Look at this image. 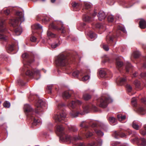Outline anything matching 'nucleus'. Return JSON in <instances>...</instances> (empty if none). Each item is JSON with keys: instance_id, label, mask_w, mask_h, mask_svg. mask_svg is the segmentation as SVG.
I'll return each instance as SVG.
<instances>
[{"instance_id": "1", "label": "nucleus", "mask_w": 146, "mask_h": 146, "mask_svg": "<svg viewBox=\"0 0 146 146\" xmlns=\"http://www.w3.org/2000/svg\"><path fill=\"white\" fill-rule=\"evenodd\" d=\"M64 127L62 125H58L56 127V133L60 136V138L64 141H70L72 142L73 141L82 139L85 137L88 138L92 136L93 134L90 132L89 129H86L85 131H81L78 136H76L72 137L70 135L66 134L64 132Z\"/></svg>"}, {"instance_id": "2", "label": "nucleus", "mask_w": 146, "mask_h": 146, "mask_svg": "<svg viewBox=\"0 0 146 146\" xmlns=\"http://www.w3.org/2000/svg\"><path fill=\"white\" fill-rule=\"evenodd\" d=\"M81 104V102L78 100L70 101L68 103V106L70 108L73 109L70 113V116L72 118L77 117L79 114L83 115L85 113H87L91 109L95 111H98L96 107L93 105L85 104L81 108L79 106Z\"/></svg>"}, {"instance_id": "3", "label": "nucleus", "mask_w": 146, "mask_h": 146, "mask_svg": "<svg viewBox=\"0 0 146 146\" xmlns=\"http://www.w3.org/2000/svg\"><path fill=\"white\" fill-rule=\"evenodd\" d=\"M22 57L24 60V66L22 70L23 72H25L27 75L30 76H33L34 78L38 80L40 78L39 71L36 69L31 70L30 71L29 64L33 61V60H32L31 57L26 53L22 54Z\"/></svg>"}, {"instance_id": "4", "label": "nucleus", "mask_w": 146, "mask_h": 146, "mask_svg": "<svg viewBox=\"0 0 146 146\" xmlns=\"http://www.w3.org/2000/svg\"><path fill=\"white\" fill-rule=\"evenodd\" d=\"M17 17L15 19H11L9 21V24L15 28L14 31L17 35H20L22 32L21 28L19 26V22H21L24 20V14L21 11H18L16 13Z\"/></svg>"}, {"instance_id": "5", "label": "nucleus", "mask_w": 146, "mask_h": 146, "mask_svg": "<svg viewBox=\"0 0 146 146\" xmlns=\"http://www.w3.org/2000/svg\"><path fill=\"white\" fill-rule=\"evenodd\" d=\"M24 109L25 112L27 115V117L33 121V125H36L40 124V120L35 117V113H39V109L40 110V109H38L35 110V111H34L29 104H26L24 105Z\"/></svg>"}, {"instance_id": "6", "label": "nucleus", "mask_w": 146, "mask_h": 146, "mask_svg": "<svg viewBox=\"0 0 146 146\" xmlns=\"http://www.w3.org/2000/svg\"><path fill=\"white\" fill-rule=\"evenodd\" d=\"M5 22V20L0 17V40L3 41H6L7 39Z\"/></svg>"}, {"instance_id": "7", "label": "nucleus", "mask_w": 146, "mask_h": 146, "mask_svg": "<svg viewBox=\"0 0 146 146\" xmlns=\"http://www.w3.org/2000/svg\"><path fill=\"white\" fill-rule=\"evenodd\" d=\"M56 112V113L54 114L53 116V118L55 122L67 121L66 115L65 111L60 110L58 111H57Z\"/></svg>"}, {"instance_id": "8", "label": "nucleus", "mask_w": 146, "mask_h": 146, "mask_svg": "<svg viewBox=\"0 0 146 146\" xmlns=\"http://www.w3.org/2000/svg\"><path fill=\"white\" fill-rule=\"evenodd\" d=\"M110 98L106 94H103L97 100V104L103 108H106L108 105Z\"/></svg>"}, {"instance_id": "9", "label": "nucleus", "mask_w": 146, "mask_h": 146, "mask_svg": "<svg viewBox=\"0 0 146 146\" xmlns=\"http://www.w3.org/2000/svg\"><path fill=\"white\" fill-rule=\"evenodd\" d=\"M56 64L58 66H64L67 65L68 63L66 56L63 54L58 55L56 59Z\"/></svg>"}, {"instance_id": "10", "label": "nucleus", "mask_w": 146, "mask_h": 146, "mask_svg": "<svg viewBox=\"0 0 146 146\" xmlns=\"http://www.w3.org/2000/svg\"><path fill=\"white\" fill-rule=\"evenodd\" d=\"M137 99L135 98H132L131 102L133 106L135 107V110L138 113L141 115L146 113V109L142 105H138L137 104Z\"/></svg>"}, {"instance_id": "11", "label": "nucleus", "mask_w": 146, "mask_h": 146, "mask_svg": "<svg viewBox=\"0 0 146 146\" xmlns=\"http://www.w3.org/2000/svg\"><path fill=\"white\" fill-rule=\"evenodd\" d=\"M63 25V23L61 21H55L50 25L49 27L50 28H52L58 31L61 30L62 33H64V28Z\"/></svg>"}, {"instance_id": "12", "label": "nucleus", "mask_w": 146, "mask_h": 146, "mask_svg": "<svg viewBox=\"0 0 146 146\" xmlns=\"http://www.w3.org/2000/svg\"><path fill=\"white\" fill-rule=\"evenodd\" d=\"M98 124V122H96L93 120H91L89 123H87L86 121H83L80 124L81 127L85 128H88V124L94 127H96Z\"/></svg>"}, {"instance_id": "13", "label": "nucleus", "mask_w": 146, "mask_h": 146, "mask_svg": "<svg viewBox=\"0 0 146 146\" xmlns=\"http://www.w3.org/2000/svg\"><path fill=\"white\" fill-rule=\"evenodd\" d=\"M32 32L33 34H34L35 33H37L38 34L39 33L38 31L42 30V27L39 24H36L32 26Z\"/></svg>"}, {"instance_id": "14", "label": "nucleus", "mask_w": 146, "mask_h": 146, "mask_svg": "<svg viewBox=\"0 0 146 146\" xmlns=\"http://www.w3.org/2000/svg\"><path fill=\"white\" fill-rule=\"evenodd\" d=\"M18 43L17 42H15L14 43H12L11 44L9 45L7 47V49L9 53L13 50L16 47V46H17Z\"/></svg>"}, {"instance_id": "15", "label": "nucleus", "mask_w": 146, "mask_h": 146, "mask_svg": "<svg viewBox=\"0 0 146 146\" xmlns=\"http://www.w3.org/2000/svg\"><path fill=\"white\" fill-rule=\"evenodd\" d=\"M126 80L125 77H119L117 79L116 81L119 85H121L125 82Z\"/></svg>"}, {"instance_id": "16", "label": "nucleus", "mask_w": 146, "mask_h": 146, "mask_svg": "<svg viewBox=\"0 0 146 146\" xmlns=\"http://www.w3.org/2000/svg\"><path fill=\"white\" fill-rule=\"evenodd\" d=\"M113 136L115 138H118L119 136L125 137L126 135L124 133L121 131H115L113 133Z\"/></svg>"}, {"instance_id": "17", "label": "nucleus", "mask_w": 146, "mask_h": 146, "mask_svg": "<svg viewBox=\"0 0 146 146\" xmlns=\"http://www.w3.org/2000/svg\"><path fill=\"white\" fill-rule=\"evenodd\" d=\"M98 17L99 20L101 21L104 20L105 19L106 15L104 12L102 11H100L98 13Z\"/></svg>"}, {"instance_id": "18", "label": "nucleus", "mask_w": 146, "mask_h": 146, "mask_svg": "<svg viewBox=\"0 0 146 146\" xmlns=\"http://www.w3.org/2000/svg\"><path fill=\"white\" fill-rule=\"evenodd\" d=\"M99 74L101 78L106 77L107 74V70L106 69H102L99 71Z\"/></svg>"}, {"instance_id": "19", "label": "nucleus", "mask_w": 146, "mask_h": 146, "mask_svg": "<svg viewBox=\"0 0 146 146\" xmlns=\"http://www.w3.org/2000/svg\"><path fill=\"white\" fill-rule=\"evenodd\" d=\"M139 26L142 29H144L146 27V22L143 19H141L139 22Z\"/></svg>"}, {"instance_id": "20", "label": "nucleus", "mask_w": 146, "mask_h": 146, "mask_svg": "<svg viewBox=\"0 0 146 146\" xmlns=\"http://www.w3.org/2000/svg\"><path fill=\"white\" fill-rule=\"evenodd\" d=\"M84 73L82 71L80 72L78 70H76L73 72L72 75L75 77H77L79 74L81 76H82L83 75Z\"/></svg>"}, {"instance_id": "21", "label": "nucleus", "mask_w": 146, "mask_h": 146, "mask_svg": "<svg viewBox=\"0 0 146 146\" xmlns=\"http://www.w3.org/2000/svg\"><path fill=\"white\" fill-rule=\"evenodd\" d=\"M117 31H116V33L117 34V33H118V32L117 31V30H119L122 31V32H123L124 33H126V31L125 30V29L123 27L122 25H121L120 24H118L117 25Z\"/></svg>"}, {"instance_id": "22", "label": "nucleus", "mask_w": 146, "mask_h": 146, "mask_svg": "<svg viewBox=\"0 0 146 146\" xmlns=\"http://www.w3.org/2000/svg\"><path fill=\"white\" fill-rule=\"evenodd\" d=\"M83 20L84 21L87 23H90L92 20V18L90 17L88 15L84 16L83 17Z\"/></svg>"}, {"instance_id": "23", "label": "nucleus", "mask_w": 146, "mask_h": 146, "mask_svg": "<svg viewBox=\"0 0 146 146\" xmlns=\"http://www.w3.org/2000/svg\"><path fill=\"white\" fill-rule=\"evenodd\" d=\"M133 67L131 64L129 62H127L126 63L125 66V69L127 72H128L131 70L132 69Z\"/></svg>"}, {"instance_id": "24", "label": "nucleus", "mask_w": 146, "mask_h": 146, "mask_svg": "<svg viewBox=\"0 0 146 146\" xmlns=\"http://www.w3.org/2000/svg\"><path fill=\"white\" fill-rule=\"evenodd\" d=\"M47 36L49 39L50 38H53L56 36V35L51 33L49 30L47 32Z\"/></svg>"}, {"instance_id": "25", "label": "nucleus", "mask_w": 146, "mask_h": 146, "mask_svg": "<svg viewBox=\"0 0 146 146\" xmlns=\"http://www.w3.org/2000/svg\"><path fill=\"white\" fill-rule=\"evenodd\" d=\"M88 35L91 39H94L96 37V35L92 31L89 32L88 34Z\"/></svg>"}, {"instance_id": "26", "label": "nucleus", "mask_w": 146, "mask_h": 146, "mask_svg": "<svg viewBox=\"0 0 146 146\" xmlns=\"http://www.w3.org/2000/svg\"><path fill=\"white\" fill-rule=\"evenodd\" d=\"M117 117L118 120L121 121L125 119L126 118V116L125 115H122L121 114H120L117 115Z\"/></svg>"}, {"instance_id": "27", "label": "nucleus", "mask_w": 146, "mask_h": 146, "mask_svg": "<svg viewBox=\"0 0 146 146\" xmlns=\"http://www.w3.org/2000/svg\"><path fill=\"white\" fill-rule=\"evenodd\" d=\"M44 104L43 102L41 100H39L35 105V106L37 108L42 107Z\"/></svg>"}, {"instance_id": "28", "label": "nucleus", "mask_w": 146, "mask_h": 146, "mask_svg": "<svg viewBox=\"0 0 146 146\" xmlns=\"http://www.w3.org/2000/svg\"><path fill=\"white\" fill-rule=\"evenodd\" d=\"M62 96L64 98H68L70 97V95L68 91H66L63 92Z\"/></svg>"}, {"instance_id": "29", "label": "nucleus", "mask_w": 146, "mask_h": 146, "mask_svg": "<svg viewBox=\"0 0 146 146\" xmlns=\"http://www.w3.org/2000/svg\"><path fill=\"white\" fill-rule=\"evenodd\" d=\"M109 59V58L106 55H104L102 57V62L103 63H105V62L108 61Z\"/></svg>"}, {"instance_id": "30", "label": "nucleus", "mask_w": 146, "mask_h": 146, "mask_svg": "<svg viewBox=\"0 0 146 146\" xmlns=\"http://www.w3.org/2000/svg\"><path fill=\"white\" fill-rule=\"evenodd\" d=\"M109 120L110 123L112 125L113 124L116 122V120L114 117H111L109 118Z\"/></svg>"}, {"instance_id": "31", "label": "nucleus", "mask_w": 146, "mask_h": 146, "mask_svg": "<svg viewBox=\"0 0 146 146\" xmlns=\"http://www.w3.org/2000/svg\"><path fill=\"white\" fill-rule=\"evenodd\" d=\"M83 98L85 100H88L91 98V96L87 94H84L83 95Z\"/></svg>"}, {"instance_id": "32", "label": "nucleus", "mask_w": 146, "mask_h": 146, "mask_svg": "<svg viewBox=\"0 0 146 146\" xmlns=\"http://www.w3.org/2000/svg\"><path fill=\"white\" fill-rule=\"evenodd\" d=\"M68 128L70 131L74 132H75L76 131L78 130L77 128L74 126H68Z\"/></svg>"}, {"instance_id": "33", "label": "nucleus", "mask_w": 146, "mask_h": 146, "mask_svg": "<svg viewBox=\"0 0 146 146\" xmlns=\"http://www.w3.org/2000/svg\"><path fill=\"white\" fill-rule=\"evenodd\" d=\"M140 52L138 51H135L133 52V56L135 58H137L139 56Z\"/></svg>"}, {"instance_id": "34", "label": "nucleus", "mask_w": 146, "mask_h": 146, "mask_svg": "<svg viewBox=\"0 0 146 146\" xmlns=\"http://www.w3.org/2000/svg\"><path fill=\"white\" fill-rule=\"evenodd\" d=\"M132 126L133 128L136 130H138L139 127V125L135 121L133 123Z\"/></svg>"}, {"instance_id": "35", "label": "nucleus", "mask_w": 146, "mask_h": 146, "mask_svg": "<svg viewBox=\"0 0 146 146\" xmlns=\"http://www.w3.org/2000/svg\"><path fill=\"white\" fill-rule=\"evenodd\" d=\"M96 27L97 28L104 29L105 27V25H104L99 23H97L96 25Z\"/></svg>"}, {"instance_id": "36", "label": "nucleus", "mask_w": 146, "mask_h": 146, "mask_svg": "<svg viewBox=\"0 0 146 146\" xmlns=\"http://www.w3.org/2000/svg\"><path fill=\"white\" fill-rule=\"evenodd\" d=\"M122 62L119 60H117L116 66L117 68H119L121 67L123 65Z\"/></svg>"}, {"instance_id": "37", "label": "nucleus", "mask_w": 146, "mask_h": 146, "mask_svg": "<svg viewBox=\"0 0 146 146\" xmlns=\"http://www.w3.org/2000/svg\"><path fill=\"white\" fill-rule=\"evenodd\" d=\"M114 37V36H111L110 35H107L106 36V41L108 42V41H110V42H111L113 41V38Z\"/></svg>"}, {"instance_id": "38", "label": "nucleus", "mask_w": 146, "mask_h": 146, "mask_svg": "<svg viewBox=\"0 0 146 146\" xmlns=\"http://www.w3.org/2000/svg\"><path fill=\"white\" fill-rule=\"evenodd\" d=\"M90 78L88 75H84L80 79V80L83 81H85L88 80Z\"/></svg>"}, {"instance_id": "39", "label": "nucleus", "mask_w": 146, "mask_h": 146, "mask_svg": "<svg viewBox=\"0 0 146 146\" xmlns=\"http://www.w3.org/2000/svg\"><path fill=\"white\" fill-rule=\"evenodd\" d=\"M72 5L74 8H78L80 7V5L75 2L73 3H72Z\"/></svg>"}, {"instance_id": "40", "label": "nucleus", "mask_w": 146, "mask_h": 146, "mask_svg": "<svg viewBox=\"0 0 146 146\" xmlns=\"http://www.w3.org/2000/svg\"><path fill=\"white\" fill-rule=\"evenodd\" d=\"M96 133L99 136H102L104 135V133L101 131L97 129L94 130Z\"/></svg>"}, {"instance_id": "41", "label": "nucleus", "mask_w": 146, "mask_h": 146, "mask_svg": "<svg viewBox=\"0 0 146 146\" xmlns=\"http://www.w3.org/2000/svg\"><path fill=\"white\" fill-rule=\"evenodd\" d=\"M127 90L129 92H131L132 91V88L129 84H127L126 86Z\"/></svg>"}, {"instance_id": "42", "label": "nucleus", "mask_w": 146, "mask_h": 146, "mask_svg": "<svg viewBox=\"0 0 146 146\" xmlns=\"http://www.w3.org/2000/svg\"><path fill=\"white\" fill-rule=\"evenodd\" d=\"M141 145L142 146H145L146 145V141L144 138H141L140 140Z\"/></svg>"}, {"instance_id": "43", "label": "nucleus", "mask_w": 146, "mask_h": 146, "mask_svg": "<svg viewBox=\"0 0 146 146\" xmlns=\"http://www.w3.org/2000/svg\"><path fill=\"white\" fill-rule=\"evenodd\" d=\"M84 7L86 9H88L91 7V5L88 3H84Z\"/></svg>"}, {"instance_id": "44", "label": "nucleus", "mask_w": 146, "mask_h": 146, "mask_svg": "<svg viewBox=\"0 0 146 146\" xmlns=\"http://www.w3.org/2000/svg\"><path fill=\"white\" fill-rule=\"evenodd\" d=\"M134 83L136 88H139L140 85V83L139 81L137 80H136L135 81Z\"/></svg>"}, {"instance_id": "45", "label": "nucleus", "mask_w": 146, "mask_h": 146, "mask_svg": "<svg viewBox=\"0 0 146 146\" xmlns=\"http://www.w3.org/2000/svg\"><path fill=\"white\" fill-rule=\"evenodd\" d=\"M4 107L7 108H9L10 106V104L9 102H6L3 104Z\"/></svg>"}, {"instance_id": "46", "label": "nucleus", "mask_w": 146, "mask_h": 146, "mask_svg": "<svg viewBox=\"0 0 146 146\" xmlns=\"http://www.w3.org/2000/svg\"><path fill=\"white\" fill-rule=\"evenodd\" d=\"M59 44L60 43L59 42L57 43H54L51 44V47L52 48H54L59 46Z\"/></svg>"}, {"instance_id": "47", "label": "nucleus", "mask_w": 146, "mask_h": 146, "mask_svg": "<svg viewBox=\"0 0 146 146\" xmlns=\"http://www.w3.org/2000/svg\"><path fill=\"white\" fill-rule=\"evenodd\" d=\"M108 20L109 22H112L113 20V16L112 15H109L108 17Z\"/></svg>"}, {"instance_id": "48", "label": "nucleus", "mask_w": 146, "mask_h": 146, "mask_svg": "<svg viewBox=\"0 0 146 146\" xmlns=\"http://www.w3.org/2000/svg\"><path fill=\"white\" fill-rule=\"evenodd\" d=\"M36 39V38L33 36H32L30 38V40L33 42H35Z\"/></svg>"}, {"instance_id": "49", "label": "nucleus", "mask_w": 146, "mask_h": 146, "mask_svg": "<svg viewBox=\"0 0 146 146\" xmlns=\"http://www.w3.org/2000/svg\"><path fill=\"white\" fill-rule=\"evenodd\" d=\"M103 47L104 49L106 51H108L109 50L108 46L106 44H104L103 46Z\"/></svg>"}, {"instance_id": "50", "label": "nucleus", "mask_w": 146, "mask_h": 146, "mask_svg": "<svg viewBox=\"0 0 146 146\" xmlns=\"http://www.w3.org/2000/svg\"><path fill=\"white\" fill-rule=\"evenodd\" d=\"M52 88V85H49L47 86V89L48 90V93H51V90Z\"/></svg>"}, {"instance_id": "51", "label": "nucleus", "mask_w": 146, "mask_h": 146, "mask_svg": "<svg viewBox=\"0 0 146 146\" xmlns=\"http://www.w3.org/2000/svg\"><path fill=\"white\" fill-rule=\"evenodd\" d=\"M119 143L117 141H113L112 142L111 144L113 146L117 145L119 144Z\"/></svg>"}, {"instance_id": "52", "label": "nucleus", "mask_w": 146, "mask_h": 146, "mask_svg": "<svg viewBox=\"0 0 146 146\" xmlns=\"http://www.w3.org/2000/svg\"><path fill=\"white\" fill-rule=\"evenodd\" d=\"M4 11L5 14L7 15H9L10 13V11L8 9H6V10H4Z\"/></svg>"}, {"instance_id": "53", "label": "nucleus", "mask_w": 146, "mask_h": 146, "mask_svg": "<svg viewBox=\"0 0 146 146\" xmlns=\"http://www.w3.org/2000/svg\"><path fill=\"white\" fill-rule=\"evenodd\" d=\"M102 143V140L100 139L98 140V141H97V145L98 146H101Z\"/></svg>"}, {"instance_id": "54", "label": "nucleus", "mask_w": 146, "mask_h": 146, "mask_svg": "<svg viewBox=\"0 0 146 146\" xmlns=\"http://www.w3.org/2000/svg\"><path fill=\"white\" fill-rule=\"evenodd\" d=\"M64 106V104H59L57 107V109H58V110H59L62 107Z\"/></svg>"}, {"instance_id": "55", "label": "nucleus", "mask_w": 146, "mask_h": 146, "mask_svg": "<svg viewBox=\"0 0 146 146\" xmlns=\"http://www.w3.org/2000/svg\"><path fill=\"white\" fill-rule=\"evenodd\" d=\"M140 132L143 135H145L146 134V131H145L141 130Z\"/></svg>"}, {"instance_id": "56", "label": "nucleus", "mask_w": 146, "mask_h": 146, "mask_svg": "<svg viewBox=\"0 0 146 146\" xmlns=\"http://www.w3.org/2000/svg\"><path fill=\"white\" fill-rule=\"evenodd\" d=\"M141 76L142 78H146V72L141 73Z\"/></svg>"}, {"instance_id": "57", "label": "nucleus", "mask_w": 146, "mask_h": 146, "mask_svg": "<svg viewBox=\"0 0 146 146\" xmlns=\"http://www.w3.org/2000/svg\"><path fill=\"white\" fill-rule=\"evenodd\" d=\"M141 102L144 104H146V99L145 98H142L141 100Z\"/></svg>"}, {"instance_id": "58", "label": "nucleus", "mask_w": 146, "mask_h": 146, "mask_svg": "<svg viewBox=\"0 0 146 146\" xmlns=\"http://www.w3.org/2000/svg\"><path fill=\"white\" fill-rule=\"evenodd\" d=\"M78 146H85V145L82 143H80L78 144Z\"/></svg>"}, {"instance_id": "59", "label": "nucleus", "mask_w": 146, "mask_h": 146, "mask_svg": "<svg viewBox=\"0 0 146 146\" xmlns=\"http://www.w3.org/2000/svg\"><path fill=\"white\" fill-rule=\"evenodd\" d=\"M97 13V12H96V11H94V13L92 15V16H95L96 15Z\"/></svg>"}, {"instance_id": "60", "label": "nucleus", "mask_w": 146, "mask_h": 146, "mask_svg": "<svg viewBox=\"0 0 146 146\" xmlns=\"http://www.w3.org/2000/svg\"><path fill=\"white\" fill-rule=\"evenodd\" d=\"M137 75V72H135L133 74V77H135Z\"/></svg>"}, {"instance_id": "61", "label": "nucleus", "mask_w": 146, "mask_h": 146, "mask_svg": "<svg viewBox=\"0 0 146 146\" xmlns=\"http://www.w3.org/2000/svg\"><path fill=\"white\" fill-rule=\"evenodd\" d=\"M121 146H128L127 144L126 143H124L121 145Z\"/></svg>"}, {"instance_id": "62", "label": "nucleus", "mask_w": 146, "mask_h": 146, "mask_svg": "<svg viewBox=\"0 0 146 146\" xmlns=\"http://www.w3.org/2000/svg\"><path fill=\"white\" fill-rule=\"evenodd\" d=\"M127 131L129 133V134H130L132 133V131H131L129 129H128L127 130Z\"/></svg>"}, {"instance_id": "63", "label": "nucleus", "mask_w": 146, "mask_h": 146, "mask_svg": "<svg viewBox=\"0 0 146 146\" xmlns=\"http://www.w3.org/2000/svg\"><path fill=\"white\" fill-rule=\"evenodd\" d=\"M51 2L52 3H53L54 2H55V0H51Z\"/></svg>"}, {"instance_id": "64", "label": "nucleus", "mask_w": 146, "mask_h": 146, "mask_svg": "<svg viewBox=\"0 0 146 146\" xmlns=\"http://www.w3.org/2000/svg\"><path fill=\"white\" fill-rule=\"evenodd\" d=\"M42 70L44 73H45L46 72V70H45L44 69H43Z\"/></svg>"}]
</instances>
